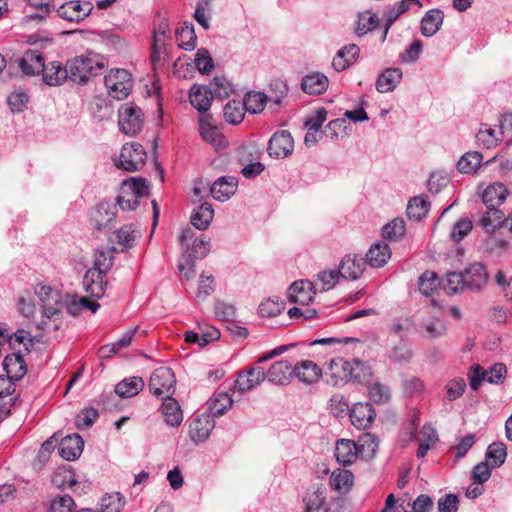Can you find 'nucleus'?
Returning <instances> with one entry per match:
<instances>
[{"label":"nucleus","mask_w":512,"mask_h":512,"mask_svg":"<svg viewBox=\"0 0 512 512\" xmlns=\"http://www.w3.org/2000/svg\"><path fill=\"white\" fill-rule=\"evenodd\" d=\"M378 448V444L371 434H366L360 439V444L350 439H340L336 442V460L346 466L353 464L359 455L372 457Z\"/></svg>","instance_id":"obj_1"},{"label":"nucleus","mask_w":512,"mask_h":512,"mask_svg":"<svg viewBox=\"0 0 512 512\" xmlns=\"http://www.w3.org/2000/svg\"><path fill=\"white\" fill-rule=\"evenodd\" d=\"M149 194L150 188L146 179L131 177L122 182L117 204L122 210L131 211L138 206L140 199L147 198Z\"/></svg>","instance_id":"obj_2"},{"label":"nucleus","mask_w":512,"mask_h":512,"mask_svg":"<svg viewBox=\"0 0 512 512\" xmlns=\"http://www.w3.org/2000/svg\"><path fill=\"white\" fill-rule=\"evenodd\" d=\"M104 64L97 57L80 56L69 62L68 76L77 84H86L97 76Z\"/></svg>","instance_id":"obj_3"},{"label":"nucleus","mask_w":512,"mask_h":512,"mask_svg":"<svg viewBox=\"0 0 512 512\" xmlns=\"http://www.w3.org/2000/svg\"><path fill=\"white\" fill-rule=\"evenodd\" d=\"M109 95L117 100L128 97L133 88V79L126 69H112L104 78Z\"/></svg>","instance_id":"obj_4"},{"label":"nucleus","mask_w":512,"mask_h":512,"mask_svg":"<svg viewBox=\"0 0 512 512\" xmlns=\"http://www.w3.org/2000/svg\"><path fill=\"white\" fill-rule=\"evenodd\" d=\"M146 160V152L141 144L126 143L123 145L119 158L114 160L117 168L127 172L141 169Z\"/></svg>","instance_id":"obj_5"},{"label":"nucleus","mask_w":512,"mask_h":512,"mask_svg":"<svg viewBox=\"0 0 512 512\" xmlns=\"http://www.w3.org/2000/svg\"><path fill=\"white\" fill-rule=\"evenodd\" d=\"M148 386L150 392L157 397H162L163 399L171 397L175 392L176 386V378L172 369L169 367L157 368L152 373Z\"/></svg>","instance_id":"obj_6"},{"label":"nucleus","mask_w":512,"mask_h":512,"mask_svg":"<svg viewBox=\"0 0 512 512\" xmlns=\"http://www.w3.org/2000/svg\"><path fill=\"white\" fill-rule=\"evenodd\" d=\"M118 125L121 132L126 135H135L143 128V113L133 103L122 105L118 111Z\"/></svg>","instance_id":"obj_7"},{"label":"nucleus","mask_w":512,"mask_h":512,"mask_svg":"<svg viewBox=\"0 0 512 512\" xmlns=\"http://www.w3.org/2000/svg\"><path fill=\"white\" fill-rule=\"evenodd\" d=\"M325 375L326 382L328 384L332 386L342 385L352 378V363L344 360L341 357L332 358L328 363V368L325 372Z\"/></svg>","instance_id":"obj_8"},{"label":"nucleus","mask_w":512,"mask_h":512,"mask_svg":"<svg viewBox=\"0 0 512 512\" xmlns=\"http://www.w3.org/2000/svg\"><path fill=\"white\" fill-rule=\"evenodd\" d=\"M294 140L287 130L276 131L269 140L268 154L275 159L286 158L293 153Z\"/></svg>","instance_id":"obj_9"},{"label":"nucleus","mask_w":512,"mask_h":512,"mask_svg":"<svg viewBox=\"0 0 512 512\" xmlns=\"http://www.w3.org/2000/svg\"><path fill=\"white\" fill-rule=\"evenodd\" d=\"M266 378L265 371L260 366H252L239 372L234 387L240 393H246L259 386Z\"/></svg>","instance_id":"obj_10"},{"label":"nucleus","mask_w":512,"mask_h":512,"mask_svg":"<svg viewBox=\"0 0 512 512\" xmlns=\"http://www.w3.org/2000/svg\"><path fill=\"white\" fill-rule=\"evenodd\" d=\"M117 214L115 204L109 202H100L91 212V223L99 231L110 228Z\"/></svg>","instance_id":"obj_11"},{"label":"nucleus","mask_w":512,"mask_h":512,"mask_svg":"<svg viewBox=\"0 0 512 512\" xmlns=\"http://www.w3.org/2000/svg\"><path fill=\"white\" fill-rule=\"evenodd\" d=\"M93 10V5L90 2L81 3L78 0H73L64 3L58 9V15L70 22H80L84 20Z\"/></svg>","instance_id":"obj_12"},{"label":"nucleus","mask_w":512,"mask_h":512,"mask_svg":"<svg viewBox=\"0 0 512 512\" xmlns=\"http://www.w3.org/2000/svg\"><path fill=\"white\" fill-rule=\"evenodd\" d=\"M349 415L351 423L357 429H367L372 425L376 412L371 403L359 402L352 406Z\"/></svg>","instance_id":"obj_13"},{"label":"nucleus","mask_w":512,"mask_h":512,"mask_svg":"<svg viewBox=\"0 0 512 512\" xmlns=\"http://www.w3.org/2000/svg\"><path fill=\"white\" fill-rule=\"evenodd\" d=\"M215 427L214 418L208 414L203 413L197 416L190 424V437L195 443H202L208 439L211 431Z\"/></svg>","instance_id":"obj_14"},{"label":"nucleus","mask_w":512,"mask_h":512,"mask_svg":"<svg viewBox=\"0 0 512 512\" xmlns=\"http://www.w3.org/2000/svg\"><path fill=\"white\" fill-rule=\"evenodd\" d=\"M366 268L364 258L357 255H346L340 262L338 272L344 279L357 280Z\"/></svg>","instance_id":"obj_15"},{"label":"nucleus","mask_w":512,"mask_h":512,"mask_svg":"<svg viewBox=\"0 0 512 512\" xmlns=\"http://www.w3.org/2000/svg\"><path fill=\"white\" fill-rule=\"evenodd\" d=\"M293 376L304 384H314L322 377V369L312 360H301L293 367Z\"/></svg>","instance_id":"obj_16"},{"label":"nucleus","mask_w":512,"mask_h":512,"mask_svg":"<svg viewBox=\"0 0 512 512\" xmlns=\"http://www.w3.org/2000/svg\"><path fill=\"white\" fill-rule=\"evenodd\" d=\"M466 287L472 291H480L488 282V272L482 263H473L463 271Z\"/></svg>","instance_id":"obj_17"},{"label":"nucleus","mask_w":512,"mask_h":512,"mask_svg":"<svg viewBox=\"0 0 512 512\" xmlns=\"http://www.w3.org/2000/svg\"><path fill=\"white\" fill-rule=\"evenodd\" d=\"M64 309V301L63 298L56 303H48L42 305V316L41 320L37 323V328L39 330H47L49 329L48 321H52L54 323L53 329L58 330L61 325V316L62 310Z\"/></svg>","instance_id":"obj_18"},{"label":"nucleus","mask_w":512,"mask_h":512,"mask_svg":"<svg viewBox=\"0 0 512 512\" xmlns=\"http://www.w3.org/2000/svg\"><path fill=\"white\" fill-rule=\"evenodd\" d=\"M212 116L210 114L201 115L199 119V131L202 139L217 149L224 148L226 146L225 137L218 131V129L212 125Z\"/></svg>","instance_id":"obj_19"},{"label":"nucleus","mask_w":512,"mask_h":512,"mask_svg":"<svg viewBox=\"0 0 512 512\" xmlns=\"http://www.w3.org/2000/svg\"><path fill=\"white\" fill-rule=\"evenodd\" d=\"M83 287L91 297L101 298L107 287L106 275L97 270H87L83 277Z\"/></svg>","instance_id":"obj_20"},{"label":"nucleus","mask_w":512,"mask_h":512,"mask_svg":"<svg viewBox=\"0 0 512 512\" xmlns=\"http://www.w3.org/2000/svg\"><path fill=\"white\" fill-rule=\"evenodd\" d=\"M189 100L201 115H205L211 107L213 97L207 85L194 84L189 91Z\"/></svg>","instance_id":"obj_21"},{"label":"nucleus","mask_w":512,"mask_h":512,"mask_svg":"<svg viewBox=\"0 0 512 512\" xmlns=\"http://www.w3.org/2000/svg\"><path fill=\"white\" fill-rule=\"evenodd\" d=\"M83 447V439L79 434L74 433L61 440L58 447V453L63 459L73 461L81 455Z\"/></svg>","instance_id":"obj_22"},{"label":"nucleus","mask_w":512,"mask_h":512,"mask_svg":"<svg viewBox=\"0 0 512 512\" xmlns=\"http://www.w3.org/2000/svg\"><path fill=\"white\" fill-rule=\"evenodd\" d=\"M266 377L276 385H287L293 377L292 364L287 360L275 362L267 371Z\"/></svg>","instance_id":"obj_23"},{"label":"nucleus","mask_w":512,"mask_h":512,"mask_svg":"<svg viewBox=\"0 0 512 512\" xmlns=\"http://www.w3.org/2000/svg\"><path fill=\"white\" fill-rule=\"evenodd\" d=\"M138 237L139 232L133 227V225H124L116 230L109 240L111 243L119 246V248H117L118 251L124 252L135 245Z\"/></svg>","instance_id":"obj_24"},{"label":"nucleus","mask_w":512,"mask_h":512,"mask_svg":"<svg viewBox=\"0 0 512 512\" xmlns=\"http://www.w3.org/2000/svg\"><path fill=\"white\" fill-rule=\"evenodd\" d=\"M313 287L308 280L295 281L288 289V298L291 302L306 305L313 299Z\"/></svg>","instance_id":"obj_25"},{"label":"nucleus","mask_w":512,"mask_h":512,"mask_svg":"<svg viewBox=\"0 0 512 512\" xmlns=\"http://www.w3.org/2000/svg\"><path fill=\"white\" fill-rule=\"evenodd\" d=\"M237 184L235 177L223 176L212 184L210 188L211 195L218 201H225L235 193Z\"/></svg>","instance_id":"obj_26"},{"label":"nucleus","mask_w":512,"mask_h":512,"mask_svg":"<svg viewBox=\"0 0 512 512\" xmlns=\"http://www.w3.org/2000/svg\"><path fill=\"white\" fill-rule=\"evenodd\" d=\"M42 76L43 81L49 86H59L69 78L68 69L57 61L45 64Z\"/></svg>","instance_id":"obj_27"},{"label":"nucleus","mask_w":512,"mask_h":512,"mask_svg":"<svg viewBox=\"0 0 512 512\" xmlns=\"http://www.w3.org/2000/svg\"><path fill=\"white\" fill-rule=\"evenodd\" d=\"M391 257V249L388 244L384 242L374 243L366 253L364 259L366 264L371 267H383Z\"/></svg>","instance_id":"obj_28"},{"label":"nucleus","mask_w":512,"mask_h":512,"mask_svg":"<svg viewBox=\"0 0 512 512\" xmlns=\"http://www.w3.org/2000/svg\"><path fill=\"white\" fill-rule=\"evenodd\" d=\"M444 13L440 9H431L425 13L421 20V33L424 37L434 36L441 28Z\"/></svg>","instance_id":"obj_29"},{"label":"nucleus","mask_w":512,"mask_h":512,"mask_svg":"<svg viewBox=\"0 0 512 512\" xmlns=\"http://www.w3.org/2000/svg\"><path fill=\"white\" fill-rule=\"evenodd\" d=\"M165 423L171 427H178L183 421V413L178 401L172 397H165L161 406Z\"/></svg>","instance_id":"obj_30"},{"label":"nucleus","mask_w":512,"mask_h":512,"mask_svg":"<svg viewBox=\"0 0 512 512\" xmlns=\"http://www.w3.org/2000/svg\"><path fill=\"white\" fill-rule=\"evenodd\" d=\"M326 489L323 486L312 485L306 491L304 502L306 504L307 512H320L326 511L324 508Z\"/></svg>","instance_id":"obj_31"},{"label":"nucleus","mask_w":512,"mask_h":512,"mask_svg":"<svg viewBox=\"0 0 512 512\" xmlns=\"http://www.w3.org/2000/svg\"><path fill=\"white\" fill-rule=\"evenodd\" d=\"M3 369L7 376L15 381L20 380L27 372L26 363L19 353L6 355L3 360Z\"/></svg>","instance_id":"obj_32"},{"label":"nucleus","mask_w":512,"mask_h":512,"mask_svg":"<svg viewBox=\"0 0 512 512\" xmlns=\"http://www.w3.org/2000/svg\"><path fill=\"white\" fill-rule=\"evenodd\" d=\"M233 399L227 392H215L207 401L208 414L213 418L223 415L232 407Z\"/></svg>","instance_id":"obj_33"},{"label":"nucleus","mask_w":512,"mask_h":512,"mask_svg":"<svg viewBox=\"0 0 512 512\" xmlns=\"http://www.w3.org/2000/svg\"><path fill=\"white\" fill-rule=\"evenodd\" d=\"M44 65L43 57L36 51L26 52L19 60V68L27 76L42 73Z\"/></svg>","instance_id":"obj_34"},{"label":"nucleus","mask_w":512,"mask_h":512,"mask_svg":"<svg viewBox=\"0 0 512 512\" xmlns=\"http://www.w3.org/2000/svg\"><path fill=\"white\" fill-rule=\"evenodd\" d=\"M329 85L327 76L322 73L316 72L306 75L302 79L301 87L304 92L311 95H319L324 93Z\"/></svg>","instance_id":"obj_35"},{"label":"nucleus","mask_w":512,"mask_h":512,"mask_svg":"<svg viewBox=\"0 0 512 512\" xmlns=\"http://www.w3.org/2000/svg\"><path fill=\"white\" fill-rule=\"evenodd\" d=\"M508 191L502 183H494L489 185L483 192V203L487 208L497 209V206L501 205L506 197Z\"/></svg>","instance_id":"obj_36"},{"label":"nucleus","mask_w":512,"mask_h":512,"mask_svg":"<svg viewBox=\"0 0 512 512\" xmlns=\"http://www.w3.org/2000/svg\"><path fill=\"white\" fill-rule=\"evenodd\" d=\"M402 78L399 68H388L380 74L376 81V89L380 93H388L394 90Z\"/></svg>","instance_id":"obj_37"},{"label":"nucleus","mask_w":512,"mask_h":512,"mask_svg":"<svg viewBox=\"0 0 512 512\" xmlns=\"http://www.w3.org/2000/svg\"><path fill=\"white\" fill-rule=\"evenodd\" d=\"M214 209L208 202L198 206L191 214V224L198 230H206L213 219Z\"/></svg>","instance_id":"obj_38"},{"label":"nucleus","mask_w":512,"mask_h":512,"mask_svg":"<svg viewBox=\"0 0 512 512\" xmlns=\"http://www.w3.org/2000/svg\"><path fill=\"white\" fill-rule=\"evenodd\" d=\"M143 387L144 381L141 377H130L115 386V393L121 398H130L137 395Z\"/></svg>","instance_id":"obj_39"},{"label":"nucleus","mask_w":512,"mask_h":512,"mask_svg":"<svg viewBox=\"0 0 512 512\" xmlns=\"http://www.w3.org/2000/svg\"><path fill=\"white\" fill-rule=\"evenodd\" d=\"M379 24L378 16L371 10H366L358 13V21L355 28L357 36H364L368 32L375 29Z\"/></svg>","instance_id":"obj_40"},{"label":"nucleus","mask_w":512,"mask_h":512,"mask_svg":"<svg viewBox=\"0 0 512 512\" xmlns=\"http://www.w3.org/2000/svg\"><path fill=\"white\" fill-rule=\"evenodd\" d=\"M176 40L178 46L186 51H191L196 47L197 37L192 24L185 23L184 26L176 30Z\"/></svg>","instance_id":"obj_41"},{"label":"nucleus","mask_w":512,"mask_h":512,"mask_svg":"<svg viewBox=\"0 0 512 512\" xmlns=\"http://www.w3.org/2000/svg\"><path fill=\"white\" fill-rule=\"evenodd\" d=\"M420 327L422 336L429 340L442 336L446 330L445 323L436 316L423 321Z\"/></svg>","instance_id":"obj_42"},{"label":"nucleus","mask_w":512,"mask_h":512,"mask_svg":"<svg viewBox=\"0 0 512 512\" xmlns=\"http://www.w3.org/2000/svg\"><path fill=\"white\" fill-rule=\"evenodd\" d=\"M354 476L349 470L336 469L330 477V485L336 491H348L353 484Z\"/></svg>","instance_id":"obj_43"},{"label":"nucleus","mask_w":512,"mask_h":512,"mask_svg":"<svg viewBox=\"0 0 512 512\" xmlns=\"http://www.w3.org/2000/svg\"><path fill=\"white\" fill-rule=\"evenodd\" d=\"M117 251L116 247H111L107 250H98L95 254L93 270H97L106 275L114 263L113 253Z\"/></svg>","instance_id":"obj_44"},{"label":"nucleus","mask_w":512,"mask_h":512,"mask_svg":"<svg viewBox=\"0 0 512 512\" xmlns=\"http://www.w3.org/2000/svg\"><path fill=\"white\" fill-rule=\"evenodd\" d=\"M503 219L504 213L501 210L487 208V212L482 216L480 224L486 232L493 233L505 222Z\"/></svg>","instance_id":"obj_45"},{"label":"nucleus","mask_w":512,"mask_h":512,"mask_svg":"<svg viewBox=\"0 0 512 512\" xmlns=\"http://www.w3.org/2000/svg\"><path fill=\"white\" fill-rule=\"evenodd\" d=\"M225 120L233 125L239 124L242 122L245 116L244 105L241 101L232 100L229 101L223 110Z\"/></svg>","instance_id":"obj_46"},{"label":"nucleus","mask_w":512,"mask_h":512,"mask_svg":"<svg viewBox=\"0 0 512 512\" xmlns=\"http://www.w3.org/2000/svg\"><path fill=\"white\" fill-rule=\"evenodd\" d=\"M406 232L405 221L402 218H395L382 228V236L391 241L401 239Z\"/></svg>","instance_id":"obj_47"},{"label":"nucleus","mask_w":512,"mask_h":512,"mask_svg":"<svg viewBox=\"0 0 512 512\" xmlns=\"http://www.w3.org/2000/svg\"><path fill=\"white\" fill-rule=\"evenodd\" d=\"M268 101L267 96L261 92H249L246 94L242 104L244 105L245 111L252 114L260 113L266 102Z\"/></svg>","instance_id":"obj_48"},{"label":"nucleus","mask_w":512,"mask_h":512,"mask_svg":"<svg viewBox=\"0 0 512 512\" xmlns=\"http://www.w3.org/2000/svg\"><path fill=\"white\" fill-rule=\"evenodd\" d=\"M482 161V155L477 151L467 152L457 163V168L461 173L470 174L476 172Z\"/></svg>","instance_id":"obj_49"},{"label":"nucleus","mask_w":512,"mask_h":512,"mask_svg":"<svg viewBox=\"0 0 512 512\" xmlns=\"http://www.w3.org/2000/svg\"><path fill=\"white\" fill-rule=\"evenodd\" d=\"M466 381L464 378L455 377L448 380L444 385L445 399L455 401L461 398L466 390Z\"/></svg>","instance_id":"obj_50"},{"label":"nucleus","mask_w":512,"mask_h":512,"mask_svg":"<svg viewBox=\"0 0 512 512\" xmlns=\"http://www.w3.org/2000/svg\"><path fill=\"white\" fill-rule=\"evenodd\" d=\"M339 277L340 275L337 270L322 271L317 274V279L313 286L320 291H328L337 284Z\"/></svg>","instance_id":"obj_51"},{"label":"nucleus","mask_w":512,"mask_h":512,"mask_svg":"<svg viewBox=\"0 0 512 512\" xmlns=\"http://www.w3.org/2000/svg\"><path fill=\"white\" fill-rule=\"evenodd\" d=\"M125 498L120 493L107 494L100 502L101 512H120L125 506Z\"/></svg>","instance_id":"obj_52"},{"label":"nucleus","mask_w":512,"mask_h":512,"mask_svg":"<svg viewBox=\"0 0 512 512\" xmlns=\"http://www.w3.org/2000/svg\"><path fill=\"white\" fill-rule=\"evenodd\" d=\"M34 292L41 301V306L52 302L56 303L57 301H60L61 298H63L58 290L42 283H39L35 286Z\"/></svg>","instance_id":"obj_53"},{"label":"nucleus","mask_w":512,"mask_h":512,"mask_svg":"<svg viewBox=\"0 0 512 512\" xmlns=\"http://www.w3.org/2000/svg\"><path fill=\"white\" fill-rule=\"evenodd\" d=\"M207 86L211 91L213 99H225L232 92L231 84L224 77H214Z\"/></svg>","instance_id":"obj_54"},{"label":"nucleus","mask_w":512,"mask_h":512,"mask_svg":"<svg viewBox=\"0 0 512 512\" xmlns=\"http://www.w3.org/2000/svg\"><path fill=\"white\" fill-rule=\"evenodd\" d=\"M439 285V278L433 271H425L419 278V291L424 296H430Z\"/></svg>","instance_id":"obj_55"},{"label":"nucleus","mask_w":512,"mask_h":512,"mask_svg":"<svg viewBox=\"0 0 512 512\" xmlns=\"http://www.w3.org/2000/svg\"><path fill=\"white\" fill-rule=\"evenodd\" d=\"M444 289L448 294H457L467 289L463 272H450L446 276Z\"/></svg>","instance_id":"obj_56"},{"label":"nucleus","mask_w":512,"mask_h":512,"mask_svg":"<svg viewBox=\"0 0 512 512\" xmlns=\"http://www.w3.org/2000/svg\"><path fill=\"white\" fill-rule=\"evenodd\" d=\"M428 202L422 197L412 198L407 206V215L409 218L420 220L428 213Z\"/></svg>","instance_id":"obj_57"},{"label":"nucleus","mask_w":512,"mask_h":512,"mask_svg":"<svg viewBox=\"0 0 512 512\" xmlns=\"http://www.w3.org/2000/svg\"><path fill=\"white\" fill-rule=\"evenodd\" d=\"M507 450L503 443H493L489 445L486 452V459L492 461V467H500L506 459Z\"/></svg>","instance_id":"obj_58"},{"label":"nucleus","mask_w":512,"mask_h":512,"mask_svg":"<svg viewBox=\"0 0 512 512\" xmlns=\"http://www.w3.org/2000/svg\"><path fill=\"white\" fill-rule=\"evenodd\" d=\"M284 307V302L269 298L260 303L258 310L262 317H275L284 310Z\"/></svg>","instance_id":"obj_59"},{"label":"nucleus","mask_w":512,"mask_h":512,"mask_svg":"<svg viewBox=\"0 0 512 512\" xmlns=\"http://www.w3.org/2000/svg\"><path fill=\"white\" fill-rule=\"evenodd\" d=\"M472 221L468 218H462L458 220L454 225L450 233V238L453 242H460L463 240L472 230Z\"/></svg>","instance_id":"obj_60"},{"label":"nucleus","mask_w":512,"mask_h":512,"mask_svg":"<svg viewBox=\"0 0 512 512\" xmlns=\"http://www.w3.org/2000/svg\"><path fill=\"white\" fill-rule=\"evenodd\" d=\"M195 66L202 74H208L214 68L213 59L208 50L201 48L195 55Z\"/></svg>","instance_id":"obj_61"},{"label":"nucleus","mask_w":512,"mask_h":512,"mask_svg":"<svg viewBox=\"0 0 512 512\" xmlns=\"http://www.w3.org/2000/svg\"><path fill=\"white\" fill-rule=\"evenodd\" d=\"M198 258H194L193 255L187 251H184L178 263V270L180 273L187 279L193 278L195 274V260Z\"/></svg>","instance_id":"obj_62"},{"label":"nucleus","mask_w":512,"mask_h":512,"mask_svg":"<svg viewBox=\"0 0 512 512\" xmlns=\"http://www.w3.org/2000/svg\"><path fill=\"white\" fill-rule=\"evenodd\" d=\"M98 411L94 408H85L80 411L75 418V425L79 429L90 427L98 418Z\"/></svg>","instance_id":"obj_63"},{"label":"nucleus","mask_w":512,"mask_h":512,"mask_svg":"<svg viewBox=\"0 0 512 512\" xmlns=\"http://www.w3.org/2000/svg\"><path fill=\"white\" fill-rule=\"evenodd\" d=\"M368 392L370 399L375 403H385L390 397L389 388L379 382L371 384L368 388Z\"/></svg>","instance_id":"obj_64"}]
</instances>
